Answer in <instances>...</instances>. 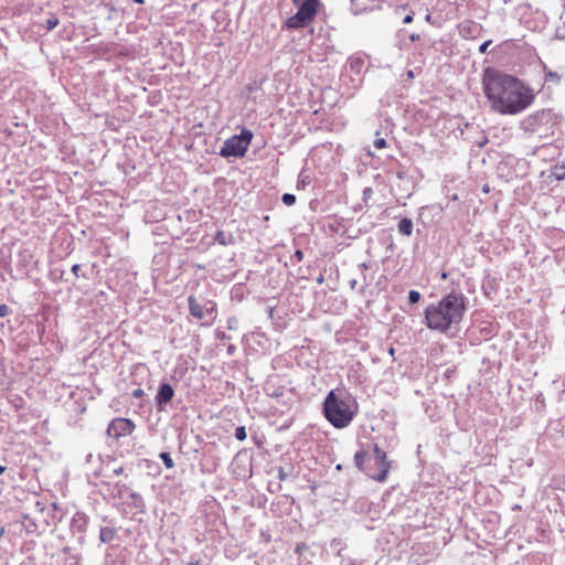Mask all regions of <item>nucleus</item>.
I'll return each instance as SVG.
<instances>
[{"mask_svg":"<svg viewBox=\"0 0 565 565\" xmlns=\"http://www.w3.org/2000/svg\"><path fill=\"white\" fill-rule=\"evenodd\" d=\"M491 41H486L483 42L480 46H479V52L480 53H486L487 52V49L488 46L490 45Z\"/></svg>","mask_w":565,"mask_h":565,"instance_id":"23","label":"nucleus"},{"mask_svg":"<svg viewBox=\"0 0 565 565\" xmlns=\"http://www.w3.org/2000/svg\"><path fill=\"white\" fill-rule=\"evenodd\" d=\"M252 138V131L243 129L239 135L233 136L224 142L220 154L224 158L243 157L249 147Z\"/></svg>","mask_w":565,"mask_h":565,"instance_id":"5","label":"nucleus"},{"mask_svg":"<svg viewBox=\"0 0 565 565\" xmlns=\"http://www.w3.org/2000/svg\"><path fill=\"white\" fill-rule=\"evenodd\" d=\"M354 63H360V61L359 60L352 61L351 64L353 65Z\"/></svg>","mask_w":565,"mask_h":565,"instance_id":"37","label":"nucleus"},{"mask_svg":"<svg viewBox=\"0 0 565 565\" xmlns=\"http://www.w3.org/2000/svg\"><path fill=\"white\" fill-rule=\"evenodd\" d=\"M553 177H554L556 180L561 181V180H563V179L565 178V173H564V172H556V171H555V172H553Z\"/></svg>","mask_w":565,"mask_h":565,"instance_id":"25","label":"nucleus"},{"mask_svg":"<svg viewBox=\"0 0 565 565\" xmlns=\"http://www.w3.org/2000/svg\"><path fill=\"white\" fill-rule=\"evenodd\" d=\"M173 397V388L169 384H162L157 393L156 399L159 404H166Z\"/></svg>","mask_w":565,"mask_h":565,"instance_id":"10","label":"nucleus"},{"mask_svg":"<svg viewBox=\"0 0 565 565\" xmlns=\"http://www.w3.org/2000/svg\"><path fill=\"white\" fill-rule=\"evenodd\" d=\"M411 39L414 41L415 39H418V35H412Z\"/></svg>","mask_w":565,"mask_h":565,"instance_id":"35","label":"nucleus"},{"mask_svg":"<svg viewBox=\"0 0 565 565\" xmlns=\"http://www.w3.org/2000/svg\"><path fill=\"white\" fill-rule=\"evenodd\" d=\"M217 237H220L221 244H224L223 237H221V234H217Z\"/></svg>","mask_w":565,"mask_h":565,"instance_id":"33","label":"nucleus"},{"mask_svg":"<svg viewBox=\"0 0 565 565\" xmlns=\"http://www.w3.org/2000/svg\"><path fill=\"white\" fill-rule=\"evenodd\" d=\"M296 6L298 7L297 12L310 22L317 13L318 1L309 0L306 2H300Z\"/></svg>","mask_w":565,"mask_h":565,"instance_id":"8","label":"nucleus"},{"mask_svg":"<svg viewBox=\"0 0 565 565\" xmlns=\"http://www.w3.org/2000/svg\"><path fill=\"white\" fill-rule=\"evenodd\" d=\"M282 202L286 205L290 206V205H292L296 202V196L294 194H290V193H285L282 195Z\"/></svg>","mask_w":565,"mask_h":565,"instance_id":"19","label":"nucleus"},{"mask_svg":"<svg viewBox=\"0 0 565 565\" xmlns=\"http://www.w3.org/2000/svg\"><path fill=\"white\" fill-rule=\"evenodd\" d=\"M559 81H561V75L557 74L556 72L548 71L545 74V82L557 84V83H559Z\"/></svg>","mask_w":565,"mask_h":565,"instance_id":"14","label":"nucleus"},{"mask_svg":"<svg viewBox=\"0 0 565 565\" xmlns=\"http://www.w3.org/2000/svg\"><path fill=\"white\" fill-rule=\"evenodd\" d=\"M137 3H143V0H134Z\"/></svg>","mask_w":565,"mask_h":565,"instance_id":"36","label":"nucleus"},{"mask_svg":"<svg viewBox=\"0 0 565 565\" xmlns=\"http://www.w3.org/2000/svg\"><path fill=\"white\" fill-rule=\"evenodd\" d=\"M483 90L491 108L502 115L519 114L534 100L533 89L525 83L495 71H486Z\"/></svg>","mask_w":565,"mask_h":565,"instance_id":"1","label":"nucleus"},{"mask_svg":"<svg viewBox=\"0 0 565 565\" xmlns=\"http://www.w3.org/2000/svg\"><path fill=\"white\" fill-rule=\"evenodd\" d=\"M134 424L126 418L114 419L108 426V435L113 437L126 436L132 433Z\"/></svg>","mask_w":565,"mask_h":565,"instance_id":"7","label":"nucleus"},{"mask_svg":"<svg viewBox=\"0 0 565 565\" xmlns=\"http://www.w3.org/2000/svg\"><path fill=\"white\" fill-rule=\"evenodd\" d=\"M58 24V20L56 18H50L45 21V28L47 31L53 30Z\"/></svg>","mask_w":565,"mask_h":565,"instance_id":"20","label":"nucleus"},{"mask_svg":"<svg viewBox=\"0 0 565 565\" xmlns=\"http://www.w3.org/2000/svg\"><path fill=\"white\" fill-rule=\"evenodd\" d=\"M407 77H408V78H413V77H414V73H413V71H408V72H407Z\"/></svg>","mask_w":565,"mask_h":565,"instance_id":"29","label":"nucleus"},{"mask_svg":"<svg viewBox=\"0 0 565 565\" xmlns=\"http://www.w3.org/2000/svg\"><path fill=\"white\" fill-rule=\"evenodd\" d=\"M398 232L402 234V235H406V236H409L413 232V222L411 218H402L399 222H398Z\"/></svg>","mask_w":565,"mask_h":565,"instance_id":"13","label":"nucleus"},{"mask_svg":"<svg viewBox=\"0 0 565 565\" xmlns=\"http://www.w3.org/2000/svg\"><path fill=\"white\" fill-rule=\"evenodd\" d=\"M81 269V266L78 264H75L73 267H72V271L74 275L78 276V270Z\"/></svg>","mask_w":565,"mask_h":565,"instance_id":"26","label":"nucleus"},{"mask_svg":"<svg viewBox=\"0 0 565 565\" xmlns=\"http://www.w3.org/2000/svg\"><path fill=\"white\" fill-rule=\"evenodd\" d=\"M356 467L367 473L372 479L383 482L388 472L386 452L374 446L370 451H358L354 456Z\"/></svg>","mask_w":565,"mask_h":565,"instance_id":"4","label":"nucleus"},{"mask_svg":"<svg viewBox=\"0 0 565 565\" xmlns=\"http://www.w3.org/2000/svg\"><path fill=\"white\" fill-rule=\"evenodd\" d=\"M4 470V467L0 466V473Z\"/></svg>","mask_w":565,"mask_h":565,"instance_id":"38","label":"nucleus"},{"mask_svg":"<svg viewBox=\"0 0 565 565\" xmlns=\"http://www.w3.org/2000/svg\"><path fill=\"white\" fill-rule=\"evenodd\" d=\"M403 23H411L413 21V13L409 12L402 19Z\"/></svg>","mask_w":565,"mask_h":565,"instance_id":"24","label":"nucleus"},{"mask_svg":"<svg viewBox=\"0 0 565 565\" xmlns=\"http://www.w3.org/2000/svg\"><path fill=\"white\" fill-rule=\"evenodd\" d=\"M9 307L4 303L0 305V318L8 316Z\"/></svg>","mask_w":565,"mask_h":565,"instance_id":"22","label":"nucleus"},{"mask_svg":"<svg viewBox=\"0 0 565 565\" xmlns=\"http://www.w3.org/2000/svg\"><path fill=\"white\" fill-rule=\"evenodd\" d=\"M390 353H391V358H393L394 356V350L392 348L390 350Z\"/></svg>","mask_w":565,"mask_h":565,"instance_id":"34","label":"nucleus"},{"mask_svg":"<svg viewBox=\"0 0 565 565\" xmlns=\"http://www.w3.org/2000/svg\"><path fill=\"white\" fill-rule=\"evenodd\" d=\"M465 311V297L454 292L449 294L425 309L426 326L430 330L446 332L460 323Z\"/></svg>","mask_w":565,"mask_h":565,"instance_id":"2","label":"nucleus"},{"mask_svg":"<svg viewBox=\"0 0 565 565\" xmlns=\"http://www.w3.org/2000/svg\"><path fill=\"white\" fill-rule=\"evenodd\" d=\"M113 539V531L109 529H102L100 540L103 542H109Z\"/></svg>","mask_w":565,"mask_h":565,"instance_id":"16","label":"nucleus"},{"mask_svg":"<svg viewBox=\"0 0 565 565\" xmlns=\"http://www.w3.org/2000/svg\"><path fill=\"white\" fill-rule=\"evenodd\" d=\"M189 307H190V312L193 317L198 318V319H202L204 318V310L202 308L201 305H199L193 297H190L189 298Z\"/></svg>","mask_w":565,"mask_h":565,"instance_id":"12","label":"nucleus"},{"mask_svg":"<svg viewBox=\"0 0 565 565\" xmlns=\"http://www.w3.org/2000/svg\"><path fill=\"white\" fill-rule=\"evenodd\" d=\"M235 437L241 441L245 440L247 437L245 427H243V426L237 427L235 430Z\"/></svg>","mask_w":565,"mask_h":565,"instance_id":"18","label":"nucleus"},{"mask_svg":"<svg viewBox=\"0 0 565 565\" xmlns=\"http://www.w3.org/2000/svg\"><path fill=\"white\" fill-rule=\"evenodd\" d=\"M160 458L162 459L164 466L168 469L173 468V466H174L173 460H172L171 456L168 452H161L160 454Z\"/></svg>","mask_w":565,"mask_h":565,"instance_id":"15","label":"nucleus"},{"mask_svg":"<svg viewBox=\"0 0 565 565\" xmlns=\"http://www.w3.org/2000/svg\"><path fill=\"white\" fill-rule=\"evenodd\" d=\"M217 237H220L221 244H224L223 237H221V234H217Z\"/></svg>","mask_w":565,"mask_h":565,"instance_id":"31","label":"nucleus"},{"mask_svg":"<svg viewBox=\"0 0 565 565\" xmlns=\"http://www.w3.org/2000/svg\"><path fill=\"white\" fill-rule=\"evenodd\" d=\"M356 413L358 403L345 391L333 390L327 395L323 404V414L335 428L349 426Z\"/></svg>","mask_w":565,"mask_h":565,"instance_id":"3","label":"nucleus"},{"mask_svg":"<svg viewBox=\"0 0 565 565\" xmlns=\"http://www.w3.org/2000/svg\"><path fill=\"white\" fill-rule=\"evenodd\" d=\"M217 237H220L221 244H224L223 237H221V234H217Z\"/></svg>","mask_w":565,"mask_h":565,"instance_id":"32","label":"nucleus"},{"mask_svg":"<svg viewBox=\"0 0 565 565\" xmlns=\"http://www.w3.org/2000/svg\"><path fill=\"white\" fill-rule=\"evenodd\" d=\"M550 120V114L546 110H541L532 114L523 119L521 127L529 134H541L542 126Z\"/></svg>","mask_w":565,"mask_h":565,"instance_id":"6","label":"nucleus"},{"mask_svg":"<svg viewBox=\"0 0 565 565\" xmlns=\"http://www.w3.org/2000/svg\"><path fill=\"white\" fill-rule=\"evenodd\" d=\"M296 255H297V257L300 259V258H301V256H302V253H301V252H297V253H296Z\"/></svg>","mask_w":565,"mask_h":565,"instance_id":"30","label":"nucleus"},{"mask_svg":"<svg viewBox=\"0 0 565 565\" xmlns=\"http://www.w3.org/2000/svg\"><path fill=\"white\" fill-rule=\"evenodd\" d=\"M385 0H351L355 13L364 10H374L380 8V4Z\"/></svg>","mask_w":565,"mask_h":565,"instance_id":"9","label":"nucleus"},{"mask_svg":"<svg viewBox=\"0 0 565 565\" xmlns=\"http://www.w3.org/2000/svg\"><path fill=\"white\" fill-rule=\"evenodd\" d=\"M308 22V20H306L297 12L286 21V26L289 29H300L303 28Z\"/></svg>","mask_w":565,"mask_h":565,"instance_id":"11","label":"nucleus"},{"mask_svg":"<svg viewBox=\"0 0 565 565\" xmlns=\"http://www.w3.org/2000/svg\"><path fill=\"white\" fill-rule=\"evenodd\" d=\"M399 11H401V9H399V7H397V8L394 10V13H393V14H394V17H396V18H401V12H399Z\"/></svg>","mask_w":565,"mask_h":565,"instance_id":"27","label":"nucleus"},{"mask_svg":"<svg viewBox=\"0 0 565 565\" xmlns=\"http://www.w3.org/2000/svg\"><path fill=\"white\" fill-rule=\"evenodd\" d=\"M420 299V294L417 290H411L408 292V301L414 305L417 303Z\"/></svg>","mask_w":565,"mask_h":565,"instance_id":"17","label":"nucleus"},{"mask_svg":"<svg viewBox=\"0 0 565 565\" xmlns=\"http://www.w3.org/2000/svg\"><path fill=\"white\" fill-rule=\"evenodd\" d=\"M142 394V391L141 390H137L135 391L134 395L135 396H140Z\"/></svg>","mask_w":565,"mask_h":565,"instance_id":"28","label":"nucleus"},{"mask_svg":"<svg viewBox=\"0 0 565 565\" xmlns=\"http://www.w3.org/2000/svg\"><path fill=\"white\" fill-rule=\"evenodd\" d=\"M374 145L376 148L379 149H382L386 146V140L384 138H377L375 141H374Z\"/></svg>","mask_w":565,"mask_h":565,"instance_id":"21","label":"nucleus"}]
</instances>
